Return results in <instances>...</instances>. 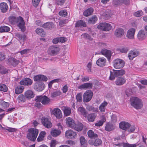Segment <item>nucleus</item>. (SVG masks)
I'll list each match as a JSON object with an SVG mask.
<instances>
[{"instance_id":"obj_45","label":"nucleus","mask_w":147,"mask_h":147,"mask_svg":"<svg viewBox=\"0 0 147 147\" xmlns=\"http://www.w3.org/2000/svg\"><path fill=\"white\" fill-rule=\"evenodd\" d=\"M105 121V117H103L101 120L95 123V125L96 126L100 127L102 126Z\"/></svg>"},{"instance_id":"obj_36","label":"nucleus","mask_w":147,"mask_h":147,"mask_svg":"<svg viewBox=\"0 0 147 147\" xmlns=\"http://www.w3.org/2000/svg\"><path fill=\"white\" fill-rule=\"evenodd\" d=\"M24 89V87L19 86L16 87L15 89V92L16 94H19L22 93Z\"/></svg>"},{"instance_id":"obj_26","label":"nucleus","mask_w":147,"mask_h":147,"mask_svg":"<svg viewBox=\"0 0 147 147\" xmlns=\"http://www.w3.org/2000/svg\"><path fill=\"white\" fill-rule=\"evenodd\" d=\"M115 128V125L111 123L108 122L107 123L105 127V130L107 131H110L113 130Z\"/></svg>"},{"instance_id":"obj_12","label":"nucleus","mask_w":147,"mask_h":147,"mask_svg":"<svg viewBox=\"0 0 147 147\" xmlns=\"http://www.w3.org/2000/svg\"><path fill=\"white\" fill-rule=\"evenodd\" d=\"M77 134L76 132L71 130H68L65 133V136L69 139H75L77 137Z\"/></svg>"},{"instance_id":"obj_61","label":"nucleus","mask_w":147,"mask_h":147,"mask_svg":"<svg viewBox=\"0 0 147 147\" xmlns=\"http://www.w3.org/2000/svg\"><path fill=\"white\" fill-rule=\"evenodd\" d=\"M40 0H32V3L34 6L36 7L39 4Z\"/></svg>"},{"instance_id":"obj_53","label":"nucleus","mask_w":147,"mask_h":147,"mask_svg":"<svg viewBox=\"0 0 147 147\" xmlns=\"http://www.w3.org/2000/svg\"><path fill=\"white\" fill-rule=\"evenodd\" d=\"M59 14L60 16L65 17L67 15V13L66 10H62L59 12Z\"/></svg>"},{"instance_id":"obj_14","label":"nucleus","mask_w":147,"mask_h":147,"mask_svg":"<svg viewBox=\"0 0 147 147\" xmlns=\"http://www.w3.org/2000/svg\"><path fill=\"white\" fill-rule=\"evenodd\" d=\"M41 122L43 125L47 128H50L52 127L51 123L47 118L42 117Z\"/></svg>"},{"instance_id":"obj_19","label":"nucleus","mask_w":147,"mask_h":147,"mask_svg":"<svg viewBox=\"0 0 147 147\" xmlns=\"http://www.w3.org/2000/svg\"><path fill=\"white\" fill-rule=\"evenodd\" d=\"M32 83V81L30 78H26L22 80L20 82L21 85L24 86L31 85Z\"/></svg>"},{"instance_id":"obj_29","label":"nucleus","mask_w":147,"mask_h":147,"mask_svg":"<svg viewBox=\"0 0 147 147\" xmlns=\"http://www.w3.org/2000/svg\"><path fill=\"white\" fill-rule=\"evenodd\" d=\"M83 127V125L81 123L78 122L76 124H75L74 126L72 128H74L75 130L78 131H81Z\"/></svg>"},{"instance_id":"obj_38","label":"nucleus","mask_w":147,"mask_h":147,"mask_svg":"<svg viewBox=\"0 0 147 147\" xmlns=\"http://www.w3.org/2000/svg\"><path fill=\"white\" fill-rule=\"evenodd\" d=\"M96 116V115L94 113L89 114L88 116V119L90 122H93Z\"/></svg>"},{"instance_id":"obj_4","label":"nucleus","mask_w":147,"mask_h":147,"mask_svg":"<svg viewBox=\"0 0 147 147\" xmlns=\"http://www.w3.org/2000/svg\"><path fill=\"white\" fill-rule=\"evenodd\" d=\"M29 133L27 135V138L31 141H34L38 134V129L34 128H31L28 130Z\"/></svg>"},{"instance_id":"obj_63","label":"nucleus","mask_w":147,"mask_h":147,"mask_svg":"<svg viewBox=\"0 0 147 147\" xmlns=\"http://www.w3.org/2000/svg\"><path fill=\"white\" fill-rule=\"evenodd\" d=\"M56 2L58 5H61L65 2V0H55Z\"/></svg>"},{"instance_id":"obj_59","label":"nucleus","mask_w":147,"mask_h":147,"mask_svg":"<svg viewBox=\"0 0 147 147\" xmlns=\"http://www.w3.org/2000/svg\"><path fill=\"white\" fill-rule=\"evenodd\" d=\"M68 22V20L65 19L61 21L59 23V25L61 27L64 26V24Z\"/></svg>"},{"instance_id":"obj_9","label":"nucleus","mask_w":147,"mask_h":147,"mask_svg":"<svg viewBox=\"0 0 147 147\" xmlns=\"http://www.w3.org/2000/svg\"><path fill=\"white\" fill-rule=\"evenodd\" d=\"M50 112L52 115H54L57 118L60 119L62 116L61 110L58 108L50 109Z\"/></svg>"},{"instance_id":"obj_55","label":"nucleus","mask_w":147,"mask_h":147,"mask_svg":"<svg viewBox=\"0 0 147 147\" xmlns=\"http://www.w3.org/2000/svg\"><path fill=\"white\" fill-rule=\"evenodd\" d=\"M102 141L100 139H96L94 142V144L95 146H97L100 145L102 143Z\"/></svg>"},{"instance_id":"obj_22","label":"nucleus","mask_w":147,"mask_h":147,"mask_svg":"<svg viewBox=\"0 0 147 147\" xmlns=\"http://www.w3.org/2000/svg\"><path fill=\"white\" fill-rule=\"evenodd\" d=\"M78 113L80 115L86 117L88 114L86 109L82 107H80L77 109Z\"/></svg>"},{"instance_id":"obj_3","label":"nucleus","mask_w":147,"mask_h":147,"mask_svg":"<svg viewBox=\"0 0 147 147\" xmlns=\"http://www.w3.org/2000/svg\"><path fill=\"white\" fill-rule=\"evenodd\" d=\"M110 73L109 79L111 80H113L115 79V77L123 75L125 74V71L122 69L118 70L113 69L110 71Z\"/></svg>"},{"instance_id":"obj_24","label":"nucleus","mask_w":147,"mask_h":147,"mask_svg":"<svg viewBox=\"0 0 147 147\" xmlns=\"http://www.w3.org/2000/svg\"><path fill=\"white\" fill-rule=\"evenodd\" d=\"M139 54V53L138 51H131L128 54V57L129 59L131 60L134 57L138 56Z\"/></svg>"},{"instance_id":"obj_18","label":"nucleus","mask_w":147,"mask_h":147,"mask_svg":"<svg viewBox=\"0 0 147 147\" xmlns=\"http://www.w3.org/2000/svg\"><path fill=\"white\" fill-rule=\"evenodd\" d=\"M92 83H87L81 84L79 86L78 88L80 89L86 90L90 89L92 87Z\"/></svg>"},{"instance_id":"obj_46","label":"nucleus","mask_w":147,"mask_h":147,"mask_svg":"<svg viewBox=\"0 0 147 147\" xmlns=\"http://www.w3.org/2000/svg\"><path fill=\"white\" fill-rule=\"evenodd\" d=\"M86 109L89 111H92L93 112H98V109L97 108H96L94 107L89 105H87L86 107Z\"/></svg>"},{"instance_id":"obj_51","label":"nucleus","mask_w":147,"mask_h":147,"mask_svg":"<svg viewBox=\"0 0 147 147\" xmlns=\"http://www.w3.org/2000/svg\"><path fill=\"white\" fill-rule=\"evenodd\" d=\"M143 12L142 11H138L135 12L134 15L135 16L139 17L143 15Z\"/></svg>"},{"instance_id":"obj_21","label":"nucleus","mask_w":147,"mask_h":147,"mask_svg":"<svg viewBox=\"0 0 147 147\" xmlns=\"http://www.w3.org/2000/svg\"><path fill=\"white\" fill-rule=\"evenodd\" d=\"M15 36L16 38L20 42H24L27 39L26 35L24 34H22L18 33H16L15 34Z\"/></svg>"},{"instance_id":"obj_6","label":"nucleus","mask_w":147,"mask_h":147,"mask_svg":"<svg viewBox=\"0 0 147 147\" xmlns=\"http://www.w3.org/2000/svg\"><path fill=\"white\" fill-rule=\"evenodd\" d=\"M35 101L37 102H40L42 104L46 105L49 104L50 100L46 96H37L35 99Z\"/></svg>"},{"instance_id":"obj_20","label":"nucleus","mask_w":147,"mask_h":147,"mask_svg":"<svg viewBox=\"0 0 147 147\" xmlns=\"http://www.w3.org/2000/svg\"><path fill=\"white\" fill-rule=\"evenodd\" d=\"M126 82V79L124 77H119L116 79L115 81V83L116 85L121 86L124 84Z\"/></svg>"},{"instance_id":"obj_52","label":"nucleus","mask_w":147,"mask_h":147,"mask_svg":"<svg viewBox=\"0 0 147 147\" xmlns=\"http://www.w3.org/2000/svg\"><path fill=\"white\" fill-rule=\"evenodd\" d=\"M59 79H57L53 80L51 81L48 84L49 88H51L52 87L53 84L55 82H57L59 81Z\"/></svg>"},{"instance_id":"obj_25","label":"nucleus","mask_w":147,"mask_h":147,"mask_svg":"<svg viewBox=\"0 0 147 147\" xmlns=\"http://www.w3.org/2000/svg\"><path fill=\"white\" fill-rule=\"evenodd\" d=\"M100 53L102 54L106 57L109 60L110 59L111 55V52L110 51L106 49H102Z\"/></svg>"},{"instance_id":"obj_31","label":"nucleus","mask_w":147,"mask_h":147,"mask_svg":"<svg viewBox=\"0 0 147 147\" xmlns=\"http://www.w3.org/2000/svg\"><path fill=\"white\" fill-rule=\"evenodd\" d=\"M34 94L33 92L30 90L26 91L25 93V96L26 98L29 99L33 98Z\"/></svg>"},{"instance_id":"obj_11","label":"nucleus","mask_w":147,"mask_h":147,"mask_svg":"<svg viewBox=\"0 0 147 147\" xmlns=\"http://www.w3.org/2000/svg\"><path fill=\"white\" fill-rule=\"evenodd\" d=\"M147 36V32L144 30H141L139 31L137 35V38L139 41L144 40Z\"/></svg>"},{"instance_id":"obj_23","label":"nucleus","mask_w":147,"mask_h":147,"mask_svg":"<svg viewBox=\"0 0 147 147\" xmlns=\"http://www.w3.org/2000/svg\"><path fill=\"white\" fill-rule=\"evenodd\" d=\"M66 123L67 125L72 128L74 127L75 124L74 120L70 117L66 118Z\"/></svg>"},{"instance_id":"obj_43","label":"nucleus","mask_w":147,"mask_h":147,"mask_svg":"<svg viewBox=\"0 0 147 147\" xmlns=\"http://www.w3.org/2000/svg\"><path fill=\"white\" fill-rule=\"evenodd\" d=\"M97 20V17L95 16H93L89 18L88 22L90 24H94Z\"/></svg>"},{"instance_id":"obj_37","label":"nucleus","mask_w":147,"mask_h":147,"mask_svg":"<svg viewBox=\"0 0 147 147\" xmlns=\"http://www.w3.org/2000/svg\"><path fill=\"white\" fill-rule=\"evenodd\" d=\"M80 141L81 146L83 147H86L87 146V141L84 137L82 136L80 138Z\"/></svg>"},{"instance_id":"obj_35","label":"nucleus","mask_w":147,"mask_h":147,"mask_svg":"<svg viewBox=\"0 0 147 147\" xmlns=\"http://www.w3.org/2000/svg\"><path fill=\"white\" fill-rule=\"evenodd\" d=\"M86 22L85 21L82 20H80L77 22L75 25V26L76 27H86Z\"/></svg>"},{"instance_id":"obj_7","label":"nucleus","mask_w":147,"mask_h":147,"mask_svg":"<svg viewBox=\"0 0 147 147\" xmlns=\"http://www.w3.org/2000/svg\"><path fill=\"white\" fill-rule=\"evenodd\" d=\"M114 67L115 68L119 69L122 68L124 65V61L121 59H117L113 62Z\"/></svg>"},{"instance_id":"obj_33","label":"nucleus","mask_w":147,"mask_h":147,"mask_svg":"<svg viewBox=\"0 0 147 147\" xmlns=\"http://www.w3.org/2000/svg\"><path fill=\"white\" fill-rule=\"evenodd\" d=\"M0 8L2 12H6L8 9L7 4L5 3H2L0 4Z\"/></svg>"},{"instance_id":"obj_41","label":"nucleus","mask_w":147,"mask_h":147,"mask_svg":"<svg viewBox=\"0 0 147 147\" xmlns=\"http://www.w3.org/2000/svg\"><path fill=\"white\" fill-rule=\"evenodd\" d=\"M62 94L60 90H57L53 92L51 94V96L52 98H56L60 96Z\"/></svg>"},{"instance_id":"obj_39","label":"nucleus","mask_w":147,"mask_h":147,"mask_svg":"<svg viewBox=\"0 0 147 147\" xmlns=\"http://www.w3.org/2000/svg\"><path fill=\"white\" fill-rule=\"evenodd\" d=\"M71 112V108L68 107H65L63 109L64 115L67 116L69 115Z\"/></svg>"},{"instance_id":"obj_44","label":"nucleus","mask_w":147,"mask_h":147,"mask_svg":"<svg viewBox=\"0 0 147 147\" xmlns=\"http://www.w3.org/2000/svg\"><path fill=\"white\" fill-rule=\"evenodd\" d=\"M61 133V131L56 129H54L52 130L51 132V135L54 137H55L59 136Z\"/></svg>"},{"instance_id":"obj_54","label":"nucleus","mask_w":147,"mask_h":147,"mask_svg":"<svg viewBox=\"0 0 147 147\" xmlns=\"http://www.w3.org/2000/svg\"><path fill=\"white\" fill-rule=\"evenodd\" d=\"M76 98L77 101L80 102L82 101V97L81 93H80L77 95Z\"/></svg>"},{"instance_id":"obj_28","label":"nucleus","mask_w":147,"mask_h":147,"mask_svg":"<svg viewBox=\"0 0 147 147\" xmlns=\"http://www.w3.org/2000/svg\"><path fill=\"white\" fill-rule=\"evenodd\" d=\"M106 62V59L103 57H101L99 58L97 61L96 63L98 66H103L105 65Z\"/></svg>"},{"instance_id":"obj_15","label":"nucleus","mask_w":147,"mask_h":147,"mask_svg":"<svg viewBox=\"0 0 147 147\" xmlns=\"http://www.w3.org/2000/svg\"><path fill=\"white\" fill-rule=\"evenodd\" d=\"M124 33V31L123 28H118L115 30L114 34L116 37L120 38L123 35Z\"/></svg>"},{"instance_id":"obj_30","label":"nucleus","mask_w":147,"mask_h":147,"mask_svg":"<svg viewBox=\"0 0 147 147\" xmlns=\"http://www.w3.org/2000/svg\"><path fill=\"white\" fill-rule=\"evenodd\" d=\"M7 61L9 64H11L13 66H16L19 63L18 61L12 57L9 58L8 59Z\"/></svg>"},{"instance_id":"obj_40","label":"nucleus","mask_w":147,"mask_h":147,"mask_svg":"<svg viewBox=\"0 0 147 147\" xmlns=\"http://www.w3.org/2000/svg\"><path fill=\"white\" fill-rule=\"evenodd\" d=\"M36 32L41 36H44L45 35V32L43 29L41 28H37L36 30Z\"/></svg>"},{"instance_id":"obj_42","label":"nucleus","mask_w":147,"mask_h":147,"mask_svg":"<svg viewBox=\"0 0 147 147\" xmlns=\"http://www.w3.org/2000/svg\"><path fill=\"white\" fill-rule=\"evenodd\" d=\"M53 24L52 22H49L45 23L43 24V27L47 29H50L52 28Z\"/></svg>"},{"instance_id":"obj_13","label":"nucleus","mask_w":147,"mask_h":147,"mask_svg":"<svg viewBox=\"0 0 147 147\" xmlns=\"http://www.w3.org/2000/svg\"><path fill=\"white\" fill-rule=\"evenodd\" d=\"M34 89L38 91H41L44 88L45 84L43 83H35L34 85Z\"/></svg>"},{"instance_id":"obj_1","label":"nucleus","mask_w":147,"mask_h":147,"mask_svg":"<svg viewBox=\"0 0 147 147\" xmlns=\"http://www.w3.org/2000/svg\"><path fill=\"white\" fill-rule=\"evenodd\" d=\"M9 21L11 24H17L22 31L24 30L25 23L22 17L16 18L14 16H10L9 18Z\"/></svg>"},{"instance_id":"obj_5","label":"nucleus","mask_w":147,"mask_h":147,"mask_svg":"<svg viewBox=\"0 0 147 147\" xmlns=\"http://www.w3.org/2000/svg\"><path fill=\"white\" fill-rule=\"evenodd\" d=\"M60 49L58 46L52 45L50 47L48 50V54L51 56H54L59 54Z\"/></svg>"},{"instance_id":"obj_60","label":"nucleus","mask_w":147,"mask_h":147,"mask_svg":"<svg viewBox=\"0 0 147 147\" xmlns=\"http://www.w3.org/2000/svg\"><path fill=\"white\" fill-rule=\"evenodd\" d=\"M81 37L83 38H85L90 40H91L90 36L89 34L86 33H84L81 35Z\"/></svg>"},{"instance_id":"obj_47","label":"nucleus","mask_w":147,"mask_h":147,"mask_svg":"<svg viewBox=\"0 0 147 147\" xmlns=\"http://www.w3.org/2000/svg\"><path fill=\"white\" fill-rule=\"evenodd\" d=\"M10 30L9 27L7 26H2L0 27V32H8Z\"/></svg>"},{"instance_id":"obj_48","label":"nucleus","mask_w":147,"mask_h":147,"mask_svg":"<svg viewBox=\"0 0 147 147\" xmlns=\"http://www.w3.org/2000/svg\"><path fill=\"white\" fill-rule=\"evenodd\" d=\"M88 136L90 138H95L97 136V134H94V132L91 130L88 131Z\"/></svg>"},{"instance_id":"obj_8","label":"nucleus","mask_w":147,"mask_h":147,"mask_svg":"<svg viewBox=\"0 0 147 147\" xmlns=\"http://www.w3.org/2000/svg\"><path fill=\"white\" fill-rule=\"evenodd\" d=\"M112 26L110 24L104 22L100 23L97 26L98 28L104 31H108L111 30Z\"/></svg>"},{"instance_id":"obj_27","label":"nucleus","mask_w":147,"mask_h":147,"mask_svg":"<svg viewBox=\"0 0 147 147\" xmlns=\"http://www.w3.org/2000/svg\"><path fill=\"white\" fill-rule=\"evenodd\" d=\"M66 41V39L64 37H57L53 39V42L54 44L57 43L59 42L63 43Z\"/></svg>"},{"instance_id":"obj_64","label":"nucleus","mask_w":147,"mask_h":147,"mask_svg":"<svg viewBox=\"0 0 147 147\" xmlns=\"http://www.w3.org/2000/svg\"><path fill=\"white\" fill-rule=\"evenodd\" d=\"M112 121L113 123H115L117 121V117L115 115L113 114L111 117Z\"/></svg>"},{"instance_id":"obj_32","label":"nucleus","mask_w":147,"mask_h":147,"mask_svg":"<svg viewBox=\"0 0 147 147\" xmlns=\"http://www.w3.org/2000/svg\"><path fill=\"white\" fill-rule=\"evenodd\" d=\"M108 103L107 102L104 101L100 105L99 109L101 112L104 113L105 112L106 107Z\"/></svg>"},{"instance_id":"obj_49","label":"nucleus","mask_w":147,"mask_h":147,"mask_svg":"<svg viewBox=\"0 0 147 147\" xmlns=\"http://www.w3.org/2000/svg\"><path fill=\"white\" fill-rule=\"evenodd\" d=\"M8 90L7 87L4 84H0V90L6 92Z\"/></svg>"},{"instance_id":"obj_34","label":"nucleus","mask_w":147,"mask_h":147,"mask_svg":"<svg viewBox=\"0 0 147 147\" xmlns=\"http://www.w3.org/2000/svg\"><path fill=\"white\" fill-rule=\"evenodd\" d=\"M93 11V8L92 7H90L84 11L83 12V15L85 16H88L92 14Z\"/></svg>"},{"instance_id":"obj_56","label":"nucleus","mask_w":147,"mask_h":147,"mask_svg":"<svg viewBox=\"0 0 147 147\" xmlns=\"http://www.w3.org/2000/svg\"><path fill=\"white\" fill-rule=\"evenodd\" d=\"M137 146V145L136 144H129L128 143H124L123 147H136Z\"/></svg>"},{"instance_id":"obj_62","label":"nucleus","mask_w":147,"mask_h":147,"mask_svg":"<svg viewBox=\"0 0 147 147\" xmlns=\"http://www.w3.org/2000/svg\"><path fill=\"white\" fill-rule=\"evenodd\" d=\"M5 129L10 132H14L16 131L17 129L15 128L7 127Z\"/></svg>"},{"instance_id":"obj_17","label":"nucleus","mask_w":147,"mask_h":147,"mask_svg":"<svg viewBox=\"0 0 147 147\" xmlns=\"http://www.w3.org/2000/svg\"><path fill=\"white\" fill-rule=\"evenodd\" d=\"M131 126L130 124L125 121H122L119 124V127L123 130L126 131Z\"/></svg>"},{"instance_id":"obj_16","label":"nucleus","mask_w":147,"mask_h":147,"mask_svg":"<svg viewBox=\"0 0 147 147\" xmlns=\"http://www.w3.org/2000/svg\"><path fill=\"white\" fill-rule=\"evenodd\" d=\"M135 29L133 28L129 29L127 31L126 36L129 39H132L134 38Z\"/></svg>"},{"instance_id":"obj_10","label":"nucleus","mask_w":147,"mask_h":147,"mask_svg":"<svg viewBox=\"0 0 147 147\" xmlns=\"http://www.w3.org/2000/svg\"><path fill=\"white\" fill-rule=\"evenodd\" d=\"M93 94L92 92L90 90L86 91L83 95V101L84 102L89 101L92 99Z\"/></svg>"},{"instance_id":"obj_57","label":"nucleus","mask_w":147,"mask_h":147,"mask_svg":"<svg viewBox=\"0 0 147 147\" xmlns=\"http://www.w3.org/2000/svg\"><path fill=\"white\" fill-rule=\"evenodd\" d=\"M123 0H113V3L115 5H119L122 4Z\"/></svg>"},{"instance_id":"obj_2","label":"nucleus","mask_w":147,"mask_h":147,"mask_svg":"<svg viewBox=\"0 0 147 147\" xmlns=\"http://www.w3.org/2000/svg\"><path fill=\"white\" fill-rule=\"evenodd\" d=\"M131 105L136 109H141L143 106L141 100L136 97H132L130 99Z\"/></svg>"},{"instance_id":"obj_50","label":"nucleus","mask_w":147,"mask_h":147,"mask_svg":"<svg viewBox=\"0 0 147 147\" xmlns=\"http://www.w3.org/2000/svg\"><path fill=\"white\" fill-rule=\"evenodd\" d=\"M119 50L121 53H125L129 50V49L127 47H123L119 48Z\"/></svg>"},{"instance_id":"obj_58","label":"nucleus","mask_w":147,"mask_h":147,"mask_svg":"<svg viewBox=\"0 0 147 147\" xmlns=\"http://www.w3.org/2000/svg\"><path fill=\"white\" fill-rule=\"evenodd\" d=\"M41 75H39L35 76L34 80L35 81H41Z\"/></svg>"}]
</instances>
